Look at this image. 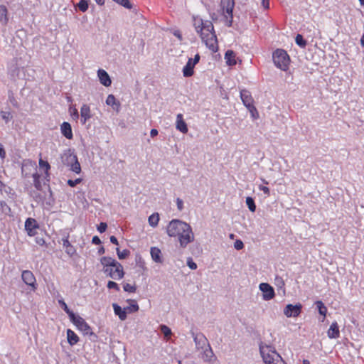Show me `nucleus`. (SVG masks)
Segmentation results:
<instances>
[{"label":"nucleus","mask_w":364,"mask_h":364,"mask_svg":"<svg viewBox=\"0 0 364 364\" xmlns=\"http://www.w3.org/2000/svg\"><path fill=\"white\" fill-rule=\"evenodd\" d=\"M65 252L71 257L76 253V250L75 247L71 245L67 248H65Z\"/></svg>","instance_id":"nucleus-52"},{"label":"nucleus","mask_w":364,"mask_h":364,"mask_svg":"<svg viewBox=\"0 0 364 364\" xmlns=\"http://www.w3.org/2000/svg\"><path fill=\"white\" fill-rule=\"evenodd\" d=\"M113 1L127 9L132 8V4L129 0H113ZM95 1L99 5H103L105 4V0H95Z\"/></svg>","instance_id":"nucleus-31"},{"label":"nucleus","mask_w":364,"mask_h":364,"mask_svg":"<svg viewBox=\"0 0 364 364\" xmlns=\"http://www.w3.org/2000/svg\"><path fill=\"white\" fill-rule=\"evenodd\" d=\"M301 309L302 306L300 304H287L284 309V314L287 317H296L301 314Z\"/></svg>","instance_id":"nucleus-11"},{"label":"nucleus","mask_w":364,"mask_h":364,"mask_svg":"<svg viewBox=\"0 0 364 364\" xmlns=\"http://www.w3.org/2000/svg\"><path fill=\"white\" fill-rule=\"evenodd\" d=\"M0 116L2 118V119L6 122V123H8L9 122L13 117H12V114L11 113L10 111H4V110H1L0 112Z\"/></svg>","instance_id":"nucleus-38"},{"label":"nucleus","mask_w":364,"mask_h":364,"mask_svg":"<svg viewBox=\"0 0 364 364\" xmlns=\"http://www.w3.org/2000/svg\"><path fill=\"white\" fill-rule=\"evenodd\" d=\"M193 25L205 46L211 51L217 52L218 49V40L213 23L208 20L196 17L193 18Z\"/></svg>","instance_id":"nucleus-2"},{"label":"nucleus","mask_w":364,"mask_h":364,"mask_svg":"<svg viewBox=\"0 0 364 364\" xmlns=\"http://www.w3.org/2000/svg\"><path fill=\"white\" fill-rule=\"evenodd\" d=\"M92 242L95 245H100L101 243V240L98 236H94L92 239Z\"/></svg>","instance_id":"nucleus-60"},{"label":"nucleus","mask_w":364,"mask_h":364,"mask_svg":"<svg viewBox=\"0 0 364 364\" xmlns=\"http://www.w3.org/2000/svg\"><path fill=\"white\" fill-rule=\"evenodd\" d=\"M200 55L196 54L194 58H189L186 65L183 68V74L184 77H191L193 75V68L199 62Z\"/></svg>","instance_id":"nucleus-8"},{"label":"nucleus","mask_w":364,"mask_h":364,"mask_svg":"<svg viewBox=\"0 0 364 364\" xmlns=\"http://www.w3.org/2000/svg\"><path fill=\"white\" fill-rule=\"evenodd\" d=\"M69 167L72 171L77 174H79L81 172V166L77 159Z\"/></svg>","instance_id":"nucleus-39"},{"label":"nucleus","mask_w":364,"mask_h":364,"mask_svg":"<svg viewBox=\"0 0 364 364\" xmlns=\"http://www.w3.org/2000/svg\"><path fill=\"white\" fill-rule=\"evenodd\" d=\"M107 228V225L105 223H100V225L97 226V230L102 233L106 231Z\"/></svg>","instance_id":"nucleus-54"},{"label":"nucleus","mask_w":364,"mask_h":364,"mask_svg":"<svg viewBox=\"0 0 364 364\" xmlns=\"http://www.w3.org/2000/svg\"><path fill=\"white\" fill-rule=\"evenodd\" d=\"M221 4L223 5V9H225V11L230 16V18H232V10L234 7V1L233 0H222Z\"/></svg>","instance_id":"nucleus-26"},{"label":"nucleus","mask_w":364,"mask_h":364,"mask_svg":"<svg viewBox=\"0 0 364 364\" xmlns=\"http://www.w3.org/2000/svg\"><path fill=\"white\" fill-rule=\"evenodd\" d=\"M272 58L273 62L277 68L284 71L288 70L290 58L284 50L277 49L272 54Z\"/></svg>","instance_id":"nucleus-3"},{"label":"nucleus","mask_w":364,"mask_h":364,"mask_svg":"<svg viewBox=\"0 0 364 364\" xmlns=\"http://www.w3.org/2000/svg\"><path fill=\"white\" fill-rule=\"evenodd\" d=\"M158 130L156 129H152L150 132V135L151 137H154L158 134Z\"/></svg>","instance_id":"nucleus-62"},{"label":"nucleus","mask_w":364,"mask_h":364,"mask_svg":"<svg viewBox=\"0 0 364 364\" xmlns=\"http://www.w3.org/2000/svg\"><path fill=\"white\" fill-rule=\"evenodd\" d=\"M234 247L237 250H242L244 247V244L240 240H237L234 243Z\"/></svg>","instance_id":"nucleus-53"},{"label":"nucleus","mask_w":364,"mask_h":364,"mask_svg":"<svg viewBox=\"0 0 364 364\" xmlns=\"http://www.w3.org/2000/svg\"><path fill=\"white\" fill-rule=\"evenodd\" d=\"M176 202L177 209L179 211H181L183 209V200L180 198H177Z\"/></svg>","instance_id":"nucleus-56"},{"label":"nucleus","mask_w":364,"mask_h":364,"mask_svg":"<svg viewBox=\"0 0 364 364\" xmlns=\"http://www.w3.org/2000/svg\"><path fill=\"white\" fill-rule=\"evenodd\" d=\"M192 335L197 349L203 350L205 348L210 346L208 339L203 333H193Z\"/></svg>","instance_id":"nucleus-12"},{"label":"nucleus","mask_w":364,"mask_h":364,"mask_svg":"<svg viewBox=\"0 0 364 364\" xmlns=\"http://www.w3.org/2000/svg\"><path fill=\"white\" fill-rule=\"evenodd\" d=\"M103 271L109 277L114 279H120L124 277L123 267L120 263H117L114 267H108L103 269Z\"/></svg>","instance_id":"nucleus-6"},{"label":"nucleus","mask_w":364,"mask_h":364,"mask_svg":"<svg viewBox=\"0 0 364 364\" xmlns=\"http://www.w3.org/2000/svg\"><path fill=\"white\" fill-rule=\"evenodd\" d=\"M9 100L14 107H18V103L13 94L9 95Z\"/></svg>","instance_id":"nucleus-51"},{"label":"nucleus","mask_w":364,"mask_h":364,"mask_svg":"<svg viewBox=\"0 0 364 364\" xmlns=\"http://www.w3.org/2000/svg\"><path fill=\"white\" fill-rule=\"evenodd\" d=\"M240 97L244 105L252 112V110H255V107L253 105V99L250 92L247 90H242L240 91Z\"/></svg>","instance_id":"nucleus-10"},{"label":"nucleus","mask_w":364,"mask_h":364,"mask_svg":"<svg viewBox=\"0 0 364 364\" xmlns=\"http://www.w3.org/2000/svg\"><path fill=\"white\" fill-rule=\"evenodd\" d=\"M92 117L91 109L88 105L83 104L80 108V122L85 124L86 122Z\"/></svg>","instance_id":"nucleus-15"},{"label":"nucleus","mask_w":364,"mask_h":364,"mask_svg":"<svg viewBox=\"0 0 364 364\" xmlns=\"http://www.w3.org/2000/svg\"><path fill=\"white\" fill-rule=\"evenodd\" d=\"M70 321L73 323L74 325L76 326L77 329L83 333L85 335H92L93 333L90 326L88 323L82 318L81 316L78 315H75Z\"/></svg>","instance_id":"nucleus-5"},{"label":"nucleus","mask_w":364,"mask_h":364,"mask_svg":"<svg viewBox=\"0 0 364 364\" xmlns=\"http://www.w3.org/2000/svg\"><path fill=\"white\" fill-rule=\"evenodd\" d=\"M187 265L191 269H197V264L196 262H193L192 258L189 257L187 259Z\"/></svg>","instance_id":"nucleus-50"},{"label":"nucleus","mask_w":364,"mask_h":364,"mask_svg":"<svg viewBox=\"0 0 364 364\" xmlns=\"http://www.w3.org/2000/svg\"><path fill=\"white\" fill-rule=\"evenodd\" d=\"M38 228L37 221L33 218H28L25 222V230L29 236H34Z\"/></svg>","instance_id":"nucleus-13"},{"label":"nucleus","mask_w":364,"mask_h":364,"mask_svg":"<svg viewBox=\"0 0 364 364\" xmlns=\"http://www.w3.org/2000/svg\"><path fill=\"white\" fill-rule=\"evenodd\" d=\"M6 151L4 148V146L0 144V158L3 160L6 158Z\"/></svg>","instance_id":"nucleus-57"},{"label":"nucleus","mask_w":364,"mask_h":364,"mask_svg":"<svg viewBox=\"0 0 364 364\" xmlns=\"http://www.w3.org/2000/svg\"><path fill=\"white\" fill-rule=\"evenodd\" d=\"M62 162L66 166H70L77 159V156L70 149L64 151L62 156Z\"/></svg>","instance_id":"nucleus-14"},{"label":"nucleus","mask_w":364,"mask_h":364,"mask_svg":"<svg viewBox=\"0 0 364 364\" xmlns=\"http://www.w3.org/2000/svg\"><path fill=\"white\" fill-rule=\"evenodd\" d=\"M360 45L362 47L364 48V34L361 36V38H360Z\"/></svg>","instance_id":"nucleus-64"},{"label":"nucleus","mask_w":364,"mask_h":364,"mask_svg":"<svg viewBox=\"0 0 364 364\" xmlns=\"http://www.w3.org/2000/svg\"><path fill=\"white\" fill-rule=\"evenodd\" d=\"M32 176L33 178V184H34L35 188L38 191H41L42 189V184H41V181L40 180V178H41L40 174L38 173L37 172H36V173H33Z\"/></svg>","instance_id":"nucleus-34"},{"label":"nucleus","mask_w":364,"mask_h":364,"mask_svg":"<svg viewBox=\"0 0 364 364\" xmlns=\"http://www.w3.org/2000/svg\"><path fill=\"white\" fill-rule=\"evenodd\" d=\"M114 314L119 316L121 321H124L127 318V309H122L117 304L114 303L112 304Z\"/></svg>","instance_id":"nucleus-21"},{"label":"nucleus","mask_w":364,"mask_h":364,"mask_svg":"<svg viewBox=\"0 0 364 364\" xmlns=\"http://www.w3.org/2000/svg\"><path fill=\"white\" fill-rule=\"evenodd\" d=\"M60 131L62 134L68 139H73V134L70 123L64 122L60 126Z\"/></svg>","instance_id":"nucleus-20"},{"label":"nucleus","mask_w":364,"mask_h":364,"mask_svg":"<svg viewBox=\"0 0 364 364\" xmlns=\"http://www.w3.org/2000/svg\"><path fill=\"white\" fill-rule=\"evenodd\" d=\"M316 308L318 309V313L325 317L327 313V308L321 301H317L315 303Z\"/></svg>","instance_id":"nucleus-35"},{"label":"nucleus","mask_w":364,"mask_h":364,"mask_svg":"<svg viewBox=\"0 0 364 364\" xmlns=\"http://www.w3.org/2000/svg\"><path fill=\"white\" fill-rule=\"evenodd\" d=\"M81 181H82L81 178H76L75 180L69 179V180H68L67 183L70 187H75L76 185L80 183Z\"/></svg>","instance_id":"nucleus-47"},{"label":"nucleus","mask_w":364,"mask_h":364,"mask_svg":"<svg viewBox=\"0 0 364 364\" xmlns=\"http://www.w3.org/2000/svg\"><path fill=\"white\" fill-rule=\"evenodd\" d=\"M173 34L179 40V41H182V35L180 32V31L178 30H174L173 31Z\"/></svg>","instance_id":"nucleus-58"},{"label":"nucleus","mask_w":364,"mask_h":364,"mask_svg":"<svg viewBox=\"0 0 364 364\" xmlns=\"http://www.w3.org/2000/svg\"><path fill=\"white\" fill-rule=\"evenodd\" d=\"M62 242H63V246L65 249L67 248L68 247H69L70 245H71V244L69 241V234L65 235L62 238Z\"/></svg>","instance_id":"nucleus-48"},{"label":"nucleus","mask_w":364,"mask_h":364,"mask_svg":"<svg viewBox=\"0 0 364 364\" xmlns=\"http://www.w3.org/2000/svg\"><path fill=\"white\" fill-rule=\"evenodd\" d=\"M262 6L265 9H268L269 8V0H262Z\"/></svg>","instance_id":"nucleus-59"},{"label":"nucleus","mask_w":364,"mask_h":364,"mask_svg":"<svg viewBox=\"0 0 364 364\" xmlns=\"http://www.w3.org/2000/svg\"><path fill=\"white\" fill-rule=\"evenodd\" d=\"M67 339L70 346L75 345L79 341L77 335L70 329L67 330Z\"/></svg>","instance_id":"nucleus-29"},{"label":"nucleus","mask_w":364,"mask_h":364,"mask_svg":"<svg viewBox=\"0 0 364 364\" xmlns=\"http://www.w3.org/2000/svg\"><path fill=\"white\" fill-rule=\"evenodd\" d=\"M259 352L266 364H272L276 360L274 355L279 354L273 346L263 344L259 345Z\"/></svg>","instance_id":"nucleus-4"},{"label":"nucleus","mask_w":364,"mask_h":364,"mask_svg":"<svg viewBox=\"0 0 364 364\" xmlns=\"http://www.w3.org/2000/svg\"><path fill=\"white\" fill-rule=\"evenodd\" d=\"M106 104L109 106H111L117 112H119L120 102L116 100L113 95L110 94L107 96L106 99Z\"/></svg>","instance_id":"nucleus-25"},{"label":"nucleus","mask_w":364,"mask_h":364,"mask_svg":"<svg viewBox=\"0 0 364 364\" xmlns=\"http://www.w3.org/2000/svg\"><path fill=\"white\" fill-rule=\"evenodd\" d=\"M151 256L152 259L157 263H162L163 259L161 257V251L156 247H151L150 250Z\"/></svg>","instance_id":"nucleus-22"},{"label":"nucleus","mask_w":364,"mask_h":364,"mask_svg":"<svg viewBox=\"0 0 364 364\" xmlns=\"http://www.w3.org/2000/svg\"><path fill=\"white\" fill-rule=\"evenodd\" d=\"M77 7L81 11L85 12L88 9V4L86 0H80L77 4Z\"/></svg>","instance_id":"nucleus-44"},{"label":"nucleus","mask_w":364,"mask_h":364,"mask_svg":"<svg viewBox=\"0 0 364 364\" xmlns=\"http://www.w3.org/2000/svg\"><path fill=\"white\" fill-rule=\"evenodd\" d=\"M7 9L4 5H0V22L3 25H6L8 23L9 18L7 16Z\"/></svg>","instance_id":"nucleus-30"},{"label":"nucleus","mask_w":364,"mask_h":364,"mask_svg":"<svg viewBox=\"0 0 364 364\" xmlns=\"http://www.w3.org/2000/svg\"><path fill=\"white\" fill-rule=\"evenodd\" d=\"M59 304L62 307V309L66 312V314L68 315L70 319L73 318L74 316L75 315L73 311H72L67 306L66 303L63 300L58 301Z\"/></svg>","instance_id":"nucleus-36"},{"label":"nucleus","mask_w":364,"mask_h":364,"mask_svg":"<svg viewBox=\"0 0 364 364\" xmlns=\"http://www.w3.org/2000/svg\"><path fill=\"white\" fill-rule=\"evenodd\" d=\"M117 256L119 259H125L130 253L129 250H124L122 251H120L119 248L116 249Z\"/></svg>","instance_id":"nucleus-42"},{"label":"nucleus","mask_w":364,"mask_h":364,"mask_svg":"<svg viewBox=\"0 0 364 364\" xmlns=\"http://www.w3.org/2000/svg\"><path fill=\"white\" fill-rule=\"evenodd\" d=\"M128 302H130V306L125 307L127 309V313L131 312H136L139 310V305L136 301L134 300H127Z\"/></svg>","instance_id":"nucleus-37"},{"label":"nucleus","mask_w":364,"mask_h":364,"mask_svg":"<svg viewBox=\"0 0 364 364\" xmlns=\"http://www.w3.org/2000/svg\"><path fill=\"white\" fill-rule=\"evenodd\" d=\"M259 290L262 292V299L269 301L275 296L274 290L268 283H261L259 285Z\"/></svg>","instance_id":"nucleus-9"},{"label":"nucleus","mask_w":364,"mask_h":364,"mask_svg":"<svg viewBox=\"0 0 364 364\" xmlns=\"http://www.w3.org/2000/svg\"><path fill=\"white\" fill-rule=\"evenodd\" d=\"M159 221V215L158 213L151 214L148 219L149 224L152 228H156Z\"/></svg>","instance_id":"nucleus-32"},{"label":"nucleus","mask_w":364,"mask_h":364,"mask_svg":"<svg viewBox=\"0 0 364 364\" xmlns=\"http://www.w3.org/2000/svg\"><path fill=\"white\" fill-rule=\"evenodd\" d=\"M123 289L125 291L129 293H134L136 290V287L135 285H132L128 283H126L123 285Z\"/></svg>","instance_id":"nucleus-43"},{"label":"nucleus","mask_w":364,"mask_h":364,"mask_svg":"<svg viewBox=\"0 0 364 364\" xmlns=\"http://www.w3.org/2000/svg\"><path fill=\"white\" fill-rule=\"evenodd\" d=\"M97 76L102 85L105 87H109L111 85L112 80L110 77L105 70L99 69L97 71Z\"/></svg>","instance_id":"nucleus-16"},{"label":"nucleus","mask_w":364,"mask_h":364,"mask_svg":"<svg viewBox=\"0 0 364 364\" xmlns=\"http://www.w3.org/2000/svg\"><path fill=\"white\" fill-rule=\"evenodd\" d=\"M327 335L329 338H338L340 336L339 327L336 321L333 322L330 326Z\"/></svg>","instance_id":"nucleus-19"},{"label":"nucleus","mask_w":364,"mask_h":364,"mask_svg":"<svg viewBox=\"0 0 364 364\" xmlns=\"http://www.w3.org/2000/svg\"><path fill=\"white\" fill-rule=\"evenodd\" d=\"M246 204L251 212H255L256 210V205L252 197L246 198Z\"/></svg>","instance_id":"nucleus-40"},{"label":"nucleus","mask_w":364,"mask_h":364,"mask_svg":"<svg viewBox=\"0 0 364 364\" xmlns=\"http://www.w3.org/2000/svg\"><path fill=\"white\" fill-rule=\"evenodd\" d=\"M21 279L23 282L31 287L32 291H36L37 289L36 279L33 274V272L30 270H23L21 273Z\"/></svg>","instance_id":"nucleus-7"},{"label":"nucleus","mask_w":364,"mask_h":364,"mask_svg":"<svg viewBox=\"0 0 364 364\" xmlns=\"http://www.w3.org/2000/svg\"><path fill=\"white\" fill-rule=\"evenodd\" d=\"M39 168L44 172L43 178L46 181H50V173L49 170L50 169V166L49 163L46 161L43 160L41 158L38 161Z\"/></svg>","instance_id":"nucleus-18"},{"label":"nucleus","mask_w":364,"mask_h":364,"mask_svg":"<svg viewBox=\"0 0 364 364\" xmlns=\"http://www.w3.org/2000/svg\"><path fill=\"white\" fill-rule=\"evenodd\" d=\"M274 284L277 287L278 291H281L283 294H285V283L282 277L277 275L274 279Z\"/></svg>","instance_id":"nucleus-28"},{"label":"nucleus","mask_w":364,"mask_h":364,"mask_svg":"<svg viewBox=\"0 0 364 364\" xmlns=\"http://www.w3.org/2000/svg\"><path fill=\"white\" fill-rule=\"evenodd\" d=\"M176 128L183 134L188 132V127L183 118L182 114H178L176 116Z\"/></svg>","instance_id":"nucleus-17"},{"label":"nucleus","mask_w":364,"mask_h":364,"mask_svg":"<svg viewBox=\"0 0 364 364\" xmlns=\"http://www.w3.org/2000/svg\"><path fill=\"white\" fill-rule=\"evenodd\" d=\"M203 354H202V358L206 361V362H213L214 360V353L213 352V350L210 347V346L205 348L203 350H202Z\"/></svg>","instance_id":"nucleus-24"},{"label":"nucleus","mask_w":364,"mask_h":364,"mask_svg":"<svg viewBox=\"0 0 364 364\" xmlns=\"http://www.w3.org/2000/svg\"><path fill=\"white\" fill-rule=\"evenodd\" d=\"M35 166H36V164L32 161H30L23 163L22 168H21L22 173L23 175H25V176H27L28 175V173H27L26 171L27 170L31 171V169H34Z\"/></svg>","instance_id":"nucleus-33"},{"label":"nucleus","mask_w":364,"mask_h":364,"mask_svg":"<svg viewBox=\"0 0 364 364\" xmlns=\"http://www.w3.org/2000/svg\"><path fill=\"white\" fill-rule=\"evenodd\" d=\"M110 242L112 243V244H114V245H118V240L117 239V237L115 236H111L110 238Z\"/></svg>","instance_id":"nucleus-61"},{"label":"nucleus","mask_w":364,"mask_h":364,"mask_svg":"<svg viewBox=\"0 0 364 364\" xmlns=\"http://www.w3.org/2000/svg\"><path fill=\"white\" fill-rule=\"evenodd\" d=\"M235 57H236V55L233 50H228L225 54V60L227 65H228L229 66H232V65H236L237 62H236Z\"/></svg>","instance_id":"nucleus-23"},{"label":"nucleus","mask_w":364,"mask_h":364,"mask_svg":"<svg viewBox=\"0 0 364 364\" xmlns=\"http://www.w3.org/2000/svg\"><path fill=\"white\" fill-rule=\"evenodd\" d=\"M36 242L39 245H43L45 244V240L43 239V238H38L37 237L36 238Z\"/></svg>","instance_id":"nucleus-63"},{"label":"nucleus","mask_w":364,"mask_h":364,"mask_svg":"<svg viewBox=\"0 0 364 364\" xmlns=\"http://www.w3.org/2000/svg\"><path fill=\"white\" fill-rule=\"evenodd\" d=\"M71 116L73 119H77L79 118V113L76 108H70Z\"/></svg>","instance_id":"nucleus-55"},{"label":"nucleus","mask_w":364,"mask_h":364,"mask_svg":"<svg viewBox=\"0 0 364 364\" xmlns=\"http://www.w3.org/2000/svg\"><path fill=\"white\" fill-rule=\"evenodd\" d=\"M100 262L103 266V269H105L108 267H114L115 264L119 263L117 261L110 257H102L100 259Z\"/></svg>","instance_id":"nucleus-27"},{"label":"nucleus","mask_w":364,"mask_h":364,"mask_svg":"<svg viewBox=\"0 0 364 364\" xmlns=\"http://www.w3.org/2000/svg\"><path fill=\"white\" fill-rule=\"evenodd\" d=\"M258 188L262 191L267 197L270 196V190L267 186L259 185Z\"/></svg>","instance_id":"nucleus-49"},{"label":"nucleus","mask_w":364,"mask_h":364,"mask_svg":"<svg viewBox=\"0 0 364 364\" xmlns=\"http://www.w3.org/2000/svg\"><path fill=\"white\" fill-rule=\"evenodd\" d=\"M107 287L109 289H114L117 291H119V285L116 282H114L113 281H109L108 283H107Z\"/></svg>","instance_id":"nucleus-46"},{"label":"nucleus","mask_w":364,"mask_h":364,"mask_svg":"<svg viewBox=\"0 0 364 364\" xmlns=\"http://www.w3.org/2000/svg\"><path fill=\"white\" fill-rule=\"evenodd\" d=\"M166 233L171 237H178L180 246L183 248L194 240V234L191 225L181 220H171L167 225Z\"/></svg>","instance_id":"nucleus-1"},{"label":"nucleus","mask_w":364,"mask_h":364,"mask_svg":"<svg viewBox=\"0 0 364 364\" xmlns=\"http://www.w3.org/2000/svg\"><path fill=\"white\" fill-rule=\"evenodd\" d=\"M160 329L165 337H168L171 335V331L170 328H168L167 326L161 325Z\"/></svg>","instance_id":"nucleus-45"},{"label":"nucleus","mask_w":364,"mask_h":364,"mask_svg":"<svg viewBox=\"0 0 364 364\" xmlns=\"http://www.w3.org/2000/svg\"><path fill=\"white\" fill-rule=\"evenodd\" d=\"M296 43L301 48H304L306 46V41L304 39L301 34H297L295 38Z\"/></svg>","instance_id":"nucleus-41"}]
</instances>
